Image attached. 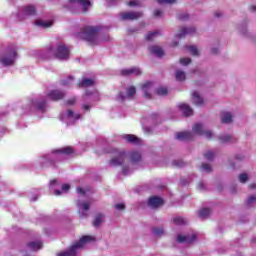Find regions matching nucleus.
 Listing matches in <instances>:
<instances>
[{"label":"nucleus","instance_id":"obj_19","mask_svg":"<svg viewBox=\"0 0 256 256\" xmlns=\"http://www.w3.org/2000/svg\"><path fill=\"white\" fill-rule=\"evenodd\" d=\"M92 85H95V80L91 78H83L79 83L78 87H92Z\"/></svg>","mask_w":256,"mask_h":256},{"label":"nucleus","instance_id":"obj_21","mask_svg":"<svg viewBox=\"0 0 256 256\" xmlns=\"http://www.w3.org/2000/svg\"><path fill=\"white\" fill-rule=\"evenodd\" d=\"M151 87H153V83L149 81L142 85V91L144 92V97H146V99H151V94H149V89H151Z\"/></svg>","mask_w":256,"mask_h":256},{"label":"nucleus","instance_id":"obj_37","mask_svg":"<svg viewBox=\"0 0 256 256\" xmlns=\"http://www.w3.org/2000/svg\"><path fill=\"white\" fill-rule=\"evenodd\" d=\"M205 159H207V161H213V159L215 158V152L213 151H208L204 154Z\"/></svg>","mask_w":256,"mask_h":256},{"label":"nucleus","instance_id":"obj_39","mask_svg":"<svg viewBox=\"0 0 256 256\" xmlns=\"http://www.w3.org/2000/svg\"><path fill=\"white\" fill-rule=\"evenodd\" d=\"M160 5H173V3H177V0H157Z\"/></svg>","mask_w":256,"mask_h":256},{"label":"nucleus","instance_id":"obj_61","mask_svg":"<svg viewBox=\"0 0 256 256\" xmlns=\"http://www.w3.org/2000/svg\"><path fill=\"white\" fill-rule=\"evenodd\" d=\"M61 85H69V82L67 80H62Z\"/></svg>","mask_w":256,"mask_h":256},{"label":"nucleus","instance_id":"obj_8","mask_svg":"<svg viewBox=\"0 0 256 256\" xmlns=\"http://www.w3.org/2000/svg\"><path fill=\"white\" fill-rule=\"evenodd\" d=\"M48 97L51 101H61V99H65V92L61 90H51L48 93Z\"/></svg>","mask_w":256,"mask_h":256},{"label":"nucleus","instance_id":"obj_59","mask_svg":"<svg viewBox=\"0 0 256 256\" xmlns=\"http://www.w3.org/2000/svg\"><path fill=\"white\" fill-rule=\"evenodd\" d=\"M250 11H252V13H255V11H256V6H255V5H251V6H250Z\"/></svg>","mask_w":256,"mask_h":256},{"label":"nucleus","instance_id":"obj_2","mask_svg":"<svg viewBox=\"0 0 256 256\" xmlns=\"http://www.w3.org/2000/svg\"><path fill=\"white\" fill-rule=\"evenodd\" d=\"M91 241H95V238L92 236H83L80 238L78 242H76L74 245L70 247L69 250L60 252L57 254V256H76L77 255V249H83L85 247L86 243H91Z\"/></svg>","mask_w":256,"mask_h":256},{"label":"nucleus","instance_id":"obj_33","mask_svg":"<svg viewBox=\"0 0 256 256\" xmlns=\"http://www.w3.org/2000/svg\"><path fill=\"white\" fill-rule=\"evenodd\" d=\"M157 35H159V31H153V32H149L148 34L145 35V39L147 41H151L152 39H155V37H157Z\"/></svg>","mask_w":256,"mask_h":256},{"label":"nucleus","instance_id":"obj_56","mask_svg":"<svg viewBox=\"0 0 256 256\" xmlns=\"http://www.w3.org/2000/svg\"><path fill=\"white\" fill-rule=\"evenodd\" d=\"M77 193H80V195H85V190L83 188H77Z\"/></svg>","mask_w":256,"mask_h":256},{"label":"nucleus","instance_id":"obj_48","mask_svg":"<svg viewBox=\"0 0 256 256\" xmlns=\"http://www.w3.org/2000/svg\"><path fill=\"white\" fill-rule=\"evenodd\" d=\"M255 201H256V196H250L247 199V205H251V203H255Z\"/></svg>","mask_w":256,"mask_h":256},{"label":"nucleus","instance_id":"obj_20","mask_svg":"<svg viewBox=\"0 0 256 256\" xmlns=\"http://www.w3.org/2000/svg\"><path fill=\"white\" fill-rule=\"evenodd\" d=\"M54 153H61L62 155H73V153H75V150L71 146H66L64 148L55 150Z\"/></svg>","mask_w":256,"mask_h":256},{"label":"nucleus","instance_id":"obj_23","mask_svg":"<svg viewBox=\"0 0 256 256\" xmlns=\"http://www.w3.org/2000/svg\"><path fill=\"white\" fill-rule=\"evenodd\" d=\"M221 123H233V116L229 112H223L221 115Z\"/></svg>","mask_w":256,"mask_h":256},{"label":"nucleus","instance_id":"obj_51","mask_svg":"<svg viewBox=\"0 0 256 256\" xmlns=\"http://www.w3.org/2000/svg\"><path fill=\"white\" fill-rule=\"evenodd\" d=\"M76 101H77V99H75V98H70L69 100H67V105H75V103H76Z\"/></svg>","mask_w":256,"mask_h":256},{"label":"nucleus","instance_id":"obj_29","mask_svg":"<svg viewBox=\"0 0 256 256\" xmlns=\"http://www.w3.org/2000/svg\"><path fill=\"white\" fill-rule=\"evenodd\" d=\"M172 221H173L174 225H186L187 224V220L180 216L174 217Z\"/></svg>","mask_w":256,"mask_h":256},{"label":"nucleus","instance_id":"obj_55","mask_svg":"<svg viewBox=\"0 0 256 256\" xmlns=\"http://www.w3.org/2000/svg\"><path fill=\"white\" fill-rule=\"evenodd\" d=\"M118 99H119L120 101H125V94L122 93V92H120V93L118 94Z\"/></svg>","mask_w":256,"mask_h":256},{"label":"nucleus","instance_id":"obj_31","mask_svg":"<svg viewBox=\"0 0 256 256\" xmlns=\"http://www.w3.org/2000/svg\"><path fill=\"white\" fill-rule=\"evenodd\" d=\"M126 93L129 99H133V97H135V93H137V90L135 89V86H130Z\"/></svg>","mask_w":256,"mask_h":256},{"label":"nucleus","instance_id":"obj_24","mask_svg":"<svg viewBox=\"0 0 256 256\" xmlns=\"http://www.w3.org/2000/svg\"><path fill=\"white\" fill-rule=\"evenodd\" d=\"M124 139L127 143H133L134 145H139V138L133 134L124 135Z\"/></svg>","mask_w":256,"mask_h":256},{"label":"nucleus","instance_id":"obj_52","mask_svg":"<svg viewBox=\"0 0 256 256\" xmlns=\"http://www.w3.org/2000/svg\"><path fill=\"white\" fill-rule=\"evenodd\" d=\"M122 173H123V175H128L129 174V167H127V166L122 167Z\"/></svg>","mask_w":256,"mask_h":256},{"label":"nucleus","instance_id":"obj_53","mask_svg":"<svg viewBox=\"0 0 256 256\" xmlns=\"http://www.w3.org/2000/svg\"><path fill=\"white\" fill-rule=\"evenodd\" d=\"M82 208H83L84 211H89V203L83 202L82 203Z\"/></svg>","mask_w":256,"mask_h":256},{"label":"nucleus","instance_id":"obj_14","mask_svg":"<svg viewBox=\"0 0 256 256\" xmlns=\"http://www.w3.org/2000/svg\"><path fill=\"white\" fill-rule=\"evenodd\" d=\"M195 239H197V236L195 234H192L191 236H183L179 234L177 241L178 243H193Z\"/></svg>","mask_w":256,"mask_h":256},{"label":"nucleus","instance_id":"obj_64","mask_svg":"<svg viewBox=\"0 0 256 256\" xmlns=\"http://www.w3.org/2000/svg\"><path fill=\"white\" fill-rule=\"evenodd\" d=\"M214 15H215V17H221V13L220 12H215Z\"/></svg>","mask_w":256,"mask_h":256},{"label":"nucleus","instance_id":"obj_28","mask_svg":"<svg viewBox=\"0 0 256 256\" xmlns=\"http://www.w3.org/2000/svg\"><path fill=\"white\" fill-rule=\"evenodd\" d=\"M103 218H104L103 214H97L93 221V227H99V225L103 223Z\"/></svg>","mask_w":256,"mask_h":256},{"label":"nucleus","instance_id":"obj_54","mask_svg":"<svg viewBox=\"0 0 256 256\" xmlns=\"http://www.w3.org/2000/svg\"><path fill=\"white\" fill-rule=\"evenodd\" d=\"M162 14H163V12H161V10H159V9L154 11V17H161Z\"/></svg>","mask_w":256,"mask_h":256},{"label":"nucleus","instance_id":"obj_27","mask_svg":"<svg viewBox=\"0 0 256 256\" xmlns=\"http://www.w3.org/2000/svg\"><path fill=\"white\" fill-rule=\"evenodd\" d=\"M198 215H199L200 219H207V217H209V215H211V209L202 208L199 210Z\"/></svg>","mask_w":256,"mask_h":256},{"label":"nucleus","instance_id":"obj_10","mask_svg":"<svg viewBox=\"0 0 256 256\" xmlns=\"http://www.w3.org/2000/svg\"><path fill=\"white\" fill-rule=\"evenodd\" d=\"M120 74L122 75V77H129L131 75L139 76V75H141V69H139L137 67L123 69L120 71Z\"/></svg>","mask_w":256,"mask_h":256},{"label":"nucleus","instance_id":"obj_40","mask_svg":"<svg viewBox=\"0 0 256 256\" xmlns=\"http://www.w3.org/2000/svg\"><path fill=\"white\" fill-rule=\"evenodd\" d=\"M240 183H247L249 181V176L246 173H242L239 175Z\"/></svg>","mask_w":256,"mask_h":256},{"label":"nucleus","instance_id":"obj_35","mask_svg":"<svg viewBox=\"0 0 256 256\" xmlns=\"http://www.w3.org/2000/svg\"><path fill=\"white\" fill-rule=\"evenodd\" d=\"M152 233H154L156 237H161V235H163L165 231L163 230V228H152Z\"/></svg>","mask_w":256,"mask_h":256},{"label":"nucleus","instance_id":"obj_13","mask_svg":"<svg viewBox=\"0 0 256 256\" xmlns=\"http://www.w3.org/2000/svg\"><path fill=\"white\" fill-rule=\"evenodd\" d=\"M179 109L182 111L184 117H191V115H193V108L186 103L180 104Z\"/></svg>","mask_w":256,"mask_h":256},{"label":"nucleus","instance_id":"obj_6","mask_svg":"<svg viewBox=\"0 0 256 256\" xmlns=\"http://www.w3.org/2000/svg\"><path fill=\"white\" fill-rule=\"evenodd\" d=\"M192 131L196 135H205L206 139H211L213 137V132L211 131H205L203 129V124L201 123H196L192 126Z\"/></svg>","mask_w":256,"mask_h":256},{"label":"nucleus","instance_id":"obj_3","mask_svg":"<svg viewBox=\"0 0 256 256\" xmlns=\"http://www.w3.org/2000/svg\"><path fill=\"white\" fill-rule=\"evenodd\" d=\"M110 153H112L113 158L109 161L110 167H121L123 163H125V157H127V154L125 151H121L117 148H113Z\"/></svg>","mask_w":256,"mask_h":256},{"label":"nucleus","instance_id":"obj_18","mask_svg":"<svg viewBox=\"0 0 256 256\" xmlns=\"http://www.w3.org/2000/svg\"><path fill=\"white\" fill-rule=\"evenodd\" d=\"M27 247H28V249H30V251H39V249H41L43 247V242L32 241V242L27 243Z\"/></svg>","mask_w":256,"mask_h":256},{"label":"nucleus","instance_id":"obj_47","mask_svg":"<svg viewBox=\"0 0 256 256\" xmlns=\"http://www.w3.org/2000/svg\"><path fill=\"white\" fill-rule=\"evenodd\" d=\"M129 7H137L139 5V2L137 0H132L127 3Z\"/></svg>","mask_w":256,"mask_h":256},{"label":"nucleus","instance_id":"obj_4","mask_svg":"<svg viewBox=\"0 0 256 256\" xmlns=\"http://www.w3.org/2000/svg\"><path fill=\"white\" fill-rule=\"evenodd\" d=\"M50 51L53 53L54 57L56 59H60V61H67V59L70 57L69 48H67V46L64 44L58 45L55 50L50 48Z\"/></svg>","mask_w":256,"mask_h":256},{"label":"nucleus","instance_id":"obj_11","mask_svg":"<svg viewBox=\"0 0 256 256\" xmlns=\"http://www.w3.org/2000/svg\"><path fill=\"white\" fill-rule=\"evenodd\" d=\"M176 139H178V141H192L193 132H189V131L178 132L176 133Z\"/></svg>","mask_w":256,"mask_h":256},{"label":"nucleus","instance_id":"obj_63","mask_svg":"<svg viewBox=\"0 0 256 256\" xmlns=\"http://www.w3.org/2000/svg\"><path fill=\"white\" fill-rule=\"evenodd\" d=\"M54 194L57 195V196L61 195V190H55Z\"/></svg>","mask_w":256,"mask_h":256},{"label":"nucleus","instance_id":"obj_9","mask_svg":"<svg viewBox=\"0 0 256 256\" xmlns=\"http://www.w3.org/2000/svg\"><path fill=\"white\" fill-rule=\"evenodd\" d=\"M164 201L161 197L158 196H152L148 200L149 207H152V209H157L158 207H161L163 205Z\"/></svg>","mask_w":256,"mask_h":256},{"label":"nucleus","instance_id":"obj_43","mask_svg":"<svg viewBox=\"0 0 256 256\" xmlns=\"http://www.w3.org/2000/svg\"><path fill=\"white\" fill-rule=\"evenodd\" d=\"M177 19H179V21H187V19H189V14L180 13L177 15Z\"/></svg>","mask_w":256,"mask_h":256},{"label":"nucleus","instance_id":"obj_1","mask_svg":"<svg viewBox=\"0 0 256 256\" xmlns=\"http://www.w3.org/2000/svg\"><path fill=\"white\" fill-rule=\"evenodd\" d=\"M99 33V28L86 26L80 30V32L75 34L76 39H83L90 43V45H97V35Z\"/></svg>","mask_w":256,"mask_h":256},{"label":"nucleus","instance_id":"obj_41","mask_svg":"<svg viewBox=\"0 0 256 256\" xmlns=\"http://www.w3.org/2000/svg\"><path fill=\"white\" fill-rule=\"evenodd\" d=\"M157 95H167L168 90L165 87L157 88L156 90Z\"/></svg>","mask_w":256,"mask_h":256},{"label":"nucleus","instance_id":"obj_38","mask_svg":"<svg viewBox=\"0 0 256 256\" xmlns=\"http://www.w3.org/2000/svg\"><path fill=\"white\" fill-rule=\"evenodd\" d=\"M36 25H39V27H51L53 22H43L41 20H37Z\"/></svg>","mask_w":256,"mask_h":256},{"label":"nucleus","instance_id":"obj_62","mask_svg":"<svg viewBox=\"0 0 256 256\" xmlns=\"http://www.w3.org/2000/svg\"><path fill=\"white\" fill-rule=\"evenodd\" d=\"M83 109H84L85 111H89V105L84 104V105H83Z\"/></svg>","mask_w":256,"mask_h":256},{"label":"nucleus","instance_id":"obj_7","mask_svg":"<svg viewBox=\"0 0 256 256\" xmlns=\"http://www.w3.org/2000/svg\"><path fill=\"white\" fill-rule=\"evenodd\" d=\"M139 17H143V12H124L120 14L122 21H133L139 19Z\"/></svg>","mask_w":256,"mask_h":256},{"label":"nucleus","instance_id":"obj_57","mask_svg":"<svg viewBox=\"0 0 256 256\" xmlns=\"http://www.w3.org/2000/svg\"><path fill=\"white\" fill-rule=\"evenodd\" d=\"M198 189H205V184L203 182L198 183Z\"/></svg>","mask_w":256,"mask_h":256},{"label":"nucleus","instance_id":"obj_34","mask_svg":"<svg viewBox=\"0 0 256 256\" xmlns=\"http://www.w3.org/2000/svg\"><path fill=\"white\" fill-rule=\"evenodd\" d=\"M186 49L190 51L191 55L197 57L199 55V50L195 46H186Z\"/></svg>","mask_w":256,"mask_h":256},{"label":"nucleus","instance_id":"obj_16","mask_svg":"<svg viewBox=\"0 0 256 256\" xmlns=\"http://www.w3.org/2000/svg\"><path fill=\"white\" fill-rule=\"evenodd\" d=\"M22 11H23L24 15H26L27 17L37 15V9L33 5L24 6L22 8Z\"/></svg>","mask_w":256,"mask_h":256},{"label":"nucleus","instance_id":"obj_12","mask_svg":"<svg viewBox=\"0 0 256 256\" xmlns=\"http://www.w3.org/2000/svg\"><path fill=\"white\" fill-rule=\"evenodd\" d=\"M71 3H77L83 9V13H87L89 11V7H91V1L89 0H70Z\"/></svg>","mask_w":256,"mask_h":256},{"label":"nucleus","instance_id":"obj_36","mask_svg":"<svg viewBox=\"0 0 256 256\" xmlns=\"http://www.w3.org/2000/svg\"><path fill=\"white\" fill-rule=\"evenodd\" d=\"M35 105L37 109H39V111H45V105H47V102H45V100H42L40 102H36Z\"/></svg>","mask_w":256,"mask_h":256},{"label":"nucleus","instance_id":"obj_5","mask_svg":"<svg viewBox=\"0 0 256 256\" xmlns=\"http://www.w3.org/2000/svg\"><path fill=\"white\" fill-rule=\"evenodd\" d=\"M15 59H17V51L11 50L0 58V63L4 65V67H10L15 63Z\"/></svg>","mask_w":256,"mask_h":256},{"label":"nucleus","instance_id":"obj_30","mask_svg":"<svg viewBox=\"0 0 256 256\" xmlns=\"http://www.w3.org/2000/svg\"><path fill=\"white\" fill-rule=\"evenodd\" d=\"M67 117L68 119H74L75 121L81 119V114H75L73 110H68L67 111Z\"/></svg>","mask_w":256,"mask_h":256},{"label":"nucleus","instance_id":"obj_15","mask_svg":"<svg viewBox=\"0 0 256 256\" xmlns=\"http://www.w3.org/2000/svg\"><path fill=\"white\" fill-rule=\"evenodd\" d=\"M196 29L195 27L190 28H182L179 33L176 35L178 39H183L185 35H192V33H195Z\"/></svg>","mask_w":256,"mask_h":256},{"label":"nucleus","instance_id":"obj_22","mask_svg":"<svg viewBox=\"0 0 256 256\" xmlns=\"http://www.w3.org/2000/svg\"><path fill=\"white\" fill-rule=\"evenodd\" d=\"M220 143H236L237 138L231 135H223L219 137Z\"/></svg>","mask_w":256,"mask_h":256},{"label":"nucleus","instance_id":"obj_45","mask_svg":"<svg viewBox=\"0 0 256 256\" xmlns=\"http://www.w3.org/2000/svg\"><path fill=\"white\" fill-rule=\"evenodd\" d=\"M189 63H191V58H181L180 59L181 65H189Z\"/></svg>","mask_w":256,"mask_h":256},{"label":"nucleus","instance_id":"obj_17","mask_svg":"<svg viewBox=\"0 0 256 256\" xmlns=\"http://www.w3.org/2000/svg\"><path fill=\"white\" fill-rule=\"evenodd\" d=\"M149 51L152 53V55H156V57H163V55H165L163 48L159 46H150Z\"/></svg>","mask_w":256,"mask_h":256},{"label":"nucleus","instance_id":"obj_46","mask_svg":"<svg viewBox=\"0 0 256 256\" xmlns=\"http://www.w3.org/2000/svg\"><path fill=\"white\" fill-rule=\"evenodd\" d=\"M42 167H47V165H51V160L47 159V158H44L42 161Z\"/></svg>","mask_w":256,"mask_h":256},{"label":"nucleus","instance_id":"obj_58","mask_svg":"<svg viewBox=\"0 0 256 256\" xmlns=\"http://www.w3.org/2000/svg\"><path fill=\"white\" fill-rule=\"evenodd\" d=\"M211 52L213 53V55H217L219 53V49L212 48Z\"/></svg>","mask_w":256,"mask_h":256},{"label":"nucleus","instance_id":"obj_60","mask_svg":"<svg viewBox=\"0 0 256 256\" xmlns=\"http://www.w3.org/2000/svg\"><path fill=\"white\" fill-rule=\"evenodd\" d=\"M249 188H250V189H256V184H255V183L250 184V185H249Z\"/></svg>","mask_w":256,"mask_h":256},{"label":"nucleus","instance_id":"obj_49","mask_svg":"<svg viewBox=\"0 0 256 256\" xmlns=\"http://www.w3.org/2000/svg\"><path fill=\"white\" fill-rule=\"evenodd\" d=\"M115 209H118V211H123V209H125V204L123 203L116 204Z\"/></svg>","mask_w":256,"mask_h":256},{"label":"nucleus","instance_id":"obj_26","mask_svg":"<svg viewBox=\"0 0 256 256\" xmlns=\"http://www.w3.org/2000/svg\"><path fill=\"white\" fill-rule=\"evenodd\" d=\"M141 159H142V156H141V154L139 152L132 151L130 153V161L132 163H139V161H141Z\"/></svg>","mask_w":256,"mask_h":256},{"label":"nucleus","instance_id":"obj_50","mask_svg":"<svg viewBox=\"0 0 256 256\" xmlns=\"http://www.w3.org/2000/svg\"><path fill=\"white\" fill-rule=\"evenodd\" d=\"M71 189V185L69 184H63L62 185V191L67 192Z\"/></svg>","mask_w":256,"mask_h":256},{"label":"nucleus","instance_id":"obj_32","mask_svg":"<svg viewBox=\"0 0 256 256\" xmlns=\"http://www.w3.org/2000/svg\"><path fill=\"white\" fill-rule=\"evenodd\" d=\"M175 77H176V81H185V72L181 70H177Z\"/></svg>","mask_w":256,"mask_h":256},{"label":"nucleus","instance_id":"obj_42","mask_svg":"<svg viewBox=\"0 0 256 256\" xmlns=\"http://www.w3.org/2000/svg\"><path fill=\"white\" fill-rule=\"evenodd\" d=\"M201 168L203 169V171H206L207 173H211V171H213V168H211V165L207 163H203Z\"/></svg>","mask_w":256,"mask_h":256},{"label":"nucleus","instance_id":"obj_25","mask_svg":"<svg viewBox=\"0 0 256 256\" xmlns=\"http://www.w3.org/2000/svg\"><path fill=\"white\" fill-rule=\"evenodd\" d=\"M192 97H193L194 105H197V106L203 105L204 101H203V98H201V96L199 95V92L197 91L193 92Z\"/></svg>","mask_w":256,"mask_h":256},{"label":"nucleus","instance_id":"obj_44","mask_svg":"<svg viewBox=\"0 0 256 256\" xmlns=\"http://www.w3.org/2000/svg\"><path fill=\"white\" fill-rule=\"evenodd\" d=\"M173 165L174 167H185V162H183V160H175Z\"/></svg>","mask_w":256,"mask_h":256}]
</instances>
